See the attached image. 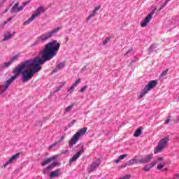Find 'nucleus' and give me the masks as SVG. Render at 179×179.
<instances>
[{"instance_id":"nucleus-29","label":"nucleus","mask_w":179,"mask_h":179,"mask_svg":"<svg viewBox=\"0 0 179 179\" xmlns=\"http://www.w3.org/2000/svg\"><path fill=\"white\" fill-rule=\"evenodd\" d=\"M17 58H19V56L15 55L13 58H11V59L10 61H11V62L13 64V62L17 60Z\"/></svg>"},{"instance_id":"nucleus-45","label":"nucleus","mask_w":179,"mask_h":179,"mask_svg":"<svg viewBox=\"0 0 179 179\" xmlns=\"http://www.w3.org/2000/svg\"><path fill=\"white\" fill-rule=\"evenodd\" d=\"M170 1H171V0H166L165 2H166V3H169V2H170Z\"/></svg>"},{"instance_id":"nucleus-9","label":"nucleus","mask_w":179,"mask_h":179,"mask_svg":"<svg viewBox=\"0 0 179 179\" xmlns=\"http://www.w3.org/2000/svg\"><path fill=\"white\" fill-rule=\"evenodd\" d=\"M19 156H20V153H16L15 155H13L10 159L6 162L4 167L9 166V164H12L13 162H15L17 159H19Z\"/></svg>"},{"instance_id":"nucleus-43","label":"nucleus","mask_w":179,"mask_h":179,"mask_svg":"<svg viewBox=\"0 0 179 179\" xmlns=\"http://www.w3.org/2000/svg\"><path fill=\"white\" fill-rule=\"evenodd\" d=\"M8 12V9H6L4 11L2 12V13H6Z\"/></svg>"},{"instance_id":"nucleus-19","label":"nucleus","mask_w":179,"mask_h":179,"mask_svg":"<svg viewBox=\"0 0 179 179\" xmlns=\"http://www.w3.org/2000/svg\"><path fill=\"white\" fill-rule=\"evenodd\" d=\"M125 157H128L127 154L120 155L118 159L115 161V163H120V160H124Z\"/></svg>"},{"instance_id":"nucleus-18","label":"nucleus","mask_w":179,"mask_h":179,"mask_svg":"<svg viewBox=\"0 0 179 179\" xmlns=\"http://www.w3.org/2000/svg\"><path fill=\"white\" fill-rule=\"evenodd\" d=\"M64 138H65L64 136H62L59 141H56L53 144L50 145L49 149H51V148H54V146H57V145H58L59 143H61V142H62V141H64Z\"/></svg>"},{"instance_id":"nucleus-49","label":"nucleus","mask_w":179,"mask_h":179,"mask_svg":"<svg viewBox=\"0 0 179 179\" xmlns=\"http://www.w3.org/2000/svg\"><path fill=\"white\" fill-rule=\"evenodd\" d=\"M164 170H167V169H164Z\"/></svg>"},{"instance_id":"nucleus-5","label":"nucleus","mask_w":179,"mask_h":179,"mask_svg":"<svg viewBox=\"0 0 179 179\" xmlns=\"http://www.w3.org/2000/svg\"><path fill=\"white\" fill-rule=\"evenodd\" d=\"M156 85H157V80H151L148 83V85L145 86V87L143 90L140 94L141 99L145 96V94H147L148 92H150L153 87H156Z\"/></svg>"},{"instance_id":"nucleus-1","label":"nucleus","mask_w":179,"mask_h":179,"mask_svg":"<svg viewBox=\"0 0 179 179\" xmlns=\"http://www.w3.org/2000/svg\"><path fill=\"white\" fill-rule=\"evenodd\" d=\"M59 47H61V43L57 40L52 41L45 45L43 50L40 51L39 54L41 57H36L33 60H27L21 62L20 65L13 69L12 72L14 75L6 82L1 93L6 92L9 86L12 85L14 80L17 79L20 73L22 76V82L23 83L29 82L36 73L41 71V66L43 64H45L47 61H51L54 57L57 56V53L59 51Z\"/></svg>"},{"instance_id":"nucleus-47","label":"nucleus","mask_w":179,"mask_h":179,"mask_svg":"<svg viewBox=\"0 0 179 179\" xmlns=\"http://www.w3.org/2000/svg\"><path fill=\"white\" fill-rule=\"evenodd\" d=\"M66 41H69V38H66Z\"/></svg>"},{"instance_id":"nucleus-39","label":"nucleus","mask_w":179,"mask_h":179,"mask_svg":"<svg viewBox=\"0 0 179 179\" xmlns=\"http://www.w3.org/2000/svg\"><path fill=\"white\" fill-rule=\"evenodd\" d=\"M170 121H171V120L168 119V120H166L164 122V123H165L166 124H170Z\"/></svg>"},{"instance_id":"nucleus-2","label":"nucleus","mask_w":179,"mask_h":179,"mask_svg":"<svg viewBox=\"0 0 179 179\" xmlns=\"http://www.w3.org/2000/svg\"><path fill=\"white\" fill-rule=\"evenodd\" d=\"M61 29H62V26L58 27L52 31L43 34L38 37V40L41 41H47V40H48V38H51L54 34H57V33H58Z\"/></svg>"},{"instance_id":"nucleus-28","label":"nucleus","mask_w":179,"mask_h":179,"mask_svg":"<svg viewBox=\"0 0 179 179\" xmlns=\"http://www.w3.org/2000/svg\"><path fill=\"white\" fill-rule=\"evenodd\" d=\"M80 83V78H78V79L76 80L75 81V83L73 84V86H74V87H75L78 86V84Z\"/></svg>"},{"instance_id":"nucleus-15","label":"nucleus","mask_w":179,"mask_h":179,"mask_svg":"<svg viewBox=\"0 0 179 179\" xmlns=\"http://www.w3.org/2000/svg\"><path fill=\"white\" fill-rule=\"evenodd\" d=\"M57 159V156H53L51 158L47 159L45 161L41 163V166H47V164H49V163H51V162H54V160Z\"/></svg>"},{"instance_id":"nucleus-23","label":"nucleus","mask_w":179,"mask_h":179,"mask_svg":"<svg viewBox=\"0 0 179 179\" xmlns=\"http://www.w3.org/2000/svg\"><path fill=\"white\" fill-rule=\"evenodd\" d=\"M9 38H12V34H11L4 35V38H3V41H6L9 40Z\"/></svg>"},{"instance_id":"nucleus-21","label":"nucleus","mask_w":179,"mask_h":179,"mask_svg":"<svg viewBox=\"0 0 179 179\" xmlns=\"http://www.w3.org/2000/svg\"><path fill=\"white\" fill-rule=\"evenodd\" d=\"M136 159H131L129 161H128L127 163H126V166H132V164H135V163H136Z\"/></svg>"},{"instance_id":"nucleus-30","label":"nucleus","mask_w":179,"mask_h":179,"mask_svg":"<svg viewBox=\"0 0 179 179\" xmlns=\"http://www.w3.org/2000/svg\"><path fill=\"white\" fill-rule=\"evenodd\" d=\"M29 3H30L29 1L23 2L22 5L21 6V8H22V9H23V8H24V6H26V5H29Z\"/></svg>"},{"instance_id":"nucleus-37","label":"nucleus","mask_w":179,"mask_h":179,"mask_svg":"<svg viewBox=\"0 0 179 179\" xmlns=\"http://www.w3.org/2000/svg\"><path fill=\"white\" fill-rule=\"evenodd\" d=\"M13 17H9L6 21L4 22V24H8V22H10Z\"/></svg>"},{"instance_id":"nucleus-41","label":"nucleus","mask_w":179,"mask_h":179,"mask_svg":"<svg viewBox=\"0 0 179 179\" xmlns=\"http://www.w3.org/2000/svg\"><path fill=\"white\" fill-rule=\"evenodd\" d=\"M157 160H158V162H162V160H163V157H158Z\"/></svg>"},{"instance_id":"nucleus-40","label":"nucleus","mask_w":179,"mask_h":179,"mask_svg":"<svg viewBox=\"0 0 179 179\" xmlns=\"http://www.w3.org/2000/svg\"><path fill=\"white\" fill-rule=\"evenodd\" d=\"M131 51H132V48H130V49L129 50V51H127V52L125 53L124 55H127V54H129V52H131Z\"/></svg>"},{"instance_id":"nucleus-24","label":"nucleus","mask_w":179,"mask_h":179,"mask_svg":"<svg viewBox=\"0 0 179 179\" xmlns=\"http://www.w3.org/2000/svg\"><path fill=\"white\" fill-rule=\"evenodd\" d=\"M168 72H169V69H165L162 72V73L159 76V78H163V76H166Z\"/></svg>"},{"instance_id":"nucleus-6","label":"nucleus","mask_w":179,"mask_h":179,"mask_svg":"<svg viewBox=\"0 0 179 179\" xmlns=\"http://www.w3.org/2000/svg\"><path fill=\"white\" fill-rule=\"evenodd\" d=\"M101 164V161H100V159H97L96 161L93 162L92 164H90L88 166L87 171L89 173H92L93 171H96L97 170V168L100 164Z\"/></svg>"},{"instance_id":"nucleus-25","label":"nucleus","mask_w":179,"mask_h":179,"mask_svg":"<svg viewBox=\"0 0 179 179\" xmlns=\"http://www.w3.org/2000/svg\"><path fill=\"white\" fill-rule=\"evenodd\" d=\"M12 64L13 63L11 62L10 60L8 62H5L3 68H8V66H10V65H12Z\"/></svg>"},{"instance_id":"nucleus-11","label":"nucleus","mask_w":179,"mask_h":179,"mask_svg":"<svg viewBox=\"0 0 179 179\" xmlns=\"http://www.w3.org/2000/svg\"><path fill=\"white\" fill-rule=\"evenodd\" d=\"M79 141V137L76 134L69 141V148H73V145H76V143Z\"/></svg>"},{"instance_id":"nucleus-48","label":"nucleus","mask_w":179,"mask_h":179,"mask_svg":"<svg viewBox=\"0 0 179 179\" xmlns=\"http://www.w3.org/2000/svg\"><path fill=\"white\" fill-rule=\"evenodd\" d=\"M63 85H65V83H63Z\"/></svg>"},{"instance_id":"nucleus-14","label":"nucleus","mask_w":179,"mask_h":179,"mask_svg":"<svg viewBox=\"0 0 179 179\" xmlns=\"http://www.w3.org/2000/svg\"><path fill=\"white\" fill-rule=\"evenodd\" d=\"M101 6H98L95 7L92 13L87 18V22H88V20H90L91 17L96 16V13H97V11H99L101 9Z\"/></svg>"},{"instance_id":"nucleus-22","label":"nucleus","mask_w":179,"mask_h":179,"mask_svg":"<svg viewBox=\"0 0 179 179\" xmlns=\"http://www.w3.org/2000/svg\"><path fill=\"white\" fill-rule=\"evenodd\" d=\"M57 164H58V162H55L52 164H51L50 165H49L46 169H47V170H51V169H54V167H55V166H57Z\"/></svg>"},{"instance_id":"nucleus-20","label":"nucleus","mask_w":179,"mask_h":179,"mask_svg":"<svg viewBox=\"0 0 179 179\" xmlns=\"http://www.w3.org/2000/svg\"><path fill=\"white\" fill-rule=\"evenodd\" d=\"M64 68H65V64L64 63H59L56 69L54 70V72H57V71H59Z\"/></svg>"},{"instance_id":"nucleus-7","label":"nucleus","mask_w":179,"mask_h":179,"mask_svg":"<svg viewBox=\"0 0 179 179\" xmlns=\"http://www.w3.org/2000/svg\"><path fill=\"white\" fill-rule=\"evenodd\" d=\"M153 15H155V10H152L149 13L145 18L144 19L143 22L141 23V27H146L148 23H150V20H152V17H153Z\"/></svg>"},{"instance_id":"nucleus-12","label":"nucleus","mask_w":179,"mask_h":179,"mask_svg":"<svg viewBox=\"0 0 179 179\" xmlns=\"http://www.w3.org/2000/svg\"><path fill=\"white\" fill-rule=\"evenodd\" d=\"M61 174H62V173L61 172V169H58L54 171L50 172V178L52 179V178H55V177H59Z\"/></svg>"},{"instance_id":"nucleus-10","label":"nucleus","mask_w":179,"mask_h":179,"mask_svg":"<svg viewBox=\"0 0 179 179\" xmlns=\"http://www.w3.org/2000/svg\"><path fill=\"white\" fill-rule=\"evenodd\" d=\"M83 152H84L83 148H82L77 153H76L70 159V163H73V162H76L78 159L80 157V155H82V153H83Z\"/></svg>"},{"instance_id":"nucleus-46","label":"nucleus","mask_w":179,"mask_h":179,"mask_svg":"<svg viewBox=\"0 0 179 179\" xmlns=\"http://www.w3.org/2000/svg\"><path fill=\"white\" fill-rule=\"evenodd\" d=\"M176 177L177 178H179V173H178V174H176Z\"/></svg>"},{"instance_id":"nucleus-36","label":"nucleus","mask_w":179,"mask_h":179,"mask_svg":"<svg viewBox=\"0 0 179 179\" xmlns=\"http://www.w3.org/2000/svg\"><path fill=\"white\" fill-rule=\"evenodd\" d=\"M166 5H167V2H164L161 5V7L159 8V10H161V9H163V8H164V6H166Z\"/></svg>"},{"instance_id":"nucleus-42","label":"nucleus","mask_w":179,"mask_h":179,"mask_svg":"<svg viewBox=\"0 0 179 179\" xmlns=\"http://www.w3.org/2000/svg\"><path fill=\"white\" fill-rule=\"evenodd\" d=\"M75 122H76V120H73L71 121V124H75Z\"/></svg>"},{"instance_id":"nucleus-32","label":"nucleus","mask_w":179,"mask_h":179,"mask_svg":"<svg viewBox=\"0 0 179 179\" xmlns=\"http://www.w3.org/2000/svg\"><path fill=\"white\" fill-rule=\"evenodd\" d=\"M163 167H164V165L162 164H159L157 166V170H162V169H163Z\"/></svg>"},{"instance_id":"nucleus-26","label":"nucleus","mask_w":179,"mask_h":179,"mask_svg":"<svg viewBox=\"0 0 179 179\" xmlns=\"http://www.w3.org/2000/svg\"><path fill=\"white\" fill-rule=\"evenodd\" d=\"M72 108H73V104L69 106L66 108V113H69V111H71L72 110Z\"/></svg>"},{"instance_id":"nucleus-4","label":"nucleus","mask_w":179,"mask_h":179,"mask_svg":"<svg viewBox=\"0 0 179 179\" xmlns=\"http://www.w3.org/2000/svg\"><path fill=\"white\" fill-rule=\"evenodd\" d=\"M169 141L170 139L169 138V137H165L161 139L158 143L157 146L155 148V150L154 151L155 153H160V152H162V150H163L164 148L167 146Z\"/></svg>"},{"instance_id":"nucleus-8","label":"nucleus","mask_w":179,"mask_h":179,"mask_svg":"<svg viewBox=\"0 0 179 179\" xmlns=\"http://www.w3.org/2000/svg\"><path fill=\"white\" fill-rule=\"evenodd\" d=\"M152 159H153V155H146L144 159L136 160V163H140V164H145L146 163H149Z\"/></svg>"},{"instance_id":"nucleus-3","label":"nucleus","mask_w":179,"mask_h":179,"mask_svg":"<svg viewBox=\"0 0 179 179\" xmlns=\"http://www.w3.org/2000/svg\"><path fill=\"white\" fill-rule=\"evenodd\" d=\"M45 12V8L43 6L38 7L34 13L32 14L31 17H29L27 21L24 22V24H29L30 22H33L37 17V16H40L41 13H44Z\"/></svg>"},{"instance_id":"nucleus-13","label":"nucleus","mask_w":179,"mask_h":179,"mask_svg":"<svg viewBox=\"0 0 179 179\" xmlns=\"http://www.w3.org/2000/svg\"><path fill=\"white\" fill-rule=\"evenodd\" d=\"M19 6V2H17L11 8L10 12L11 13H17V12H20L22 10H23V7H18Z\"/></svg>"},{"instance_id":"nucleus-38","label":"nucleus","mask_w":179,"mask_h":179,"mask_svg":"<svg viewBox=\"0 0 179 179\" xmlns=\"http://www.w3.org/2000/svg\"><path fill=\"white\" fill-rule=\"evenodd\" d=\"M157 48V44L153 43L151 46L150 48Z\"/></svg>"},{"instance_id":"nucleus-17","label":"nucleus","mask_w":179,"mask_h":179,"mask_svg":"<svg viewBox=\"0 0 179 179\" xmlns=\"http://www.w3.org/2000/svg\"><path fill=\"white\" fill-rule=\"evenodd\" d=\"M141 134H142V127H138L136 130V131L133 134V136H134V138H138V136H140Z\"/></svg>"},{"instance_id":"nucleus-31","label":"nucleus","mask_w":179,"mask_h":179,"mask_svg":"<svg viewBox=\"0 0 179 179\" xmlns=\"http://www.w3.org/2000/svg\"><path fill=\"white\" fill-rule=\"evenodd\" d=\"M156 164H157V161H155V162H152V163L150 164V167L151 169H152L153 167H155V166H156Z\"/></svg>"},{"instance_id":"nucleus-33","label":"nucleus","mask_w":179,"mask_h":179,"mask_svg":"<svg viewBox=\"0 0 179 179\" xmlns=\"http://www.w3.org/2000/svg\"><path fill=\"white\" fill-rule=\"evenodd\" d=\"M150 169H152V168H150V166L149 165V166H145L143 169V170H144V171H149V170H150Z\"/></svg>"},{"instance_id":"nucleus-27","label":"nucleus","mask_w":179,"mask_h":179,"mask_svg":"<svg viewBox=\"0 0 179 179\" xmlns=\"http://www.w3.org/2000/svg\"><path fill=\"white\" fill-rule=\"evenodd\" d=\"M110 40H111V38L110 37H108L106 38L104 41H103V45H106V44H107V43H108V41H110Z\"/></svg>"},{"instance_id":"nucleus-44","label":"nucleus","mask_w":179,"mask_h":179,"mask_svg":"<svg viewBox=\"0 0 179 179\" xmlns=\"http://www.w3.org/2000/svg\"><path fill=\"white\" fill-rule=\"evenodd\" d=\"M125 167H127V164L125 166H121L122 169H125Z\"/></svg>"},{"instance_id":"nucleus-35","label":"nucleus","mask_w":179,"mask_h":179,"mask_svg":"<svg viewBox=\"0 0 179 179\" xmlns=\"http://www.w3.org/2000/svg\"><path fill=\"white\" fill-rule=\"evenodd\" d=\"M74 90H75V87H74L73 85H72V86L69 89V92H70V93H72Z\"/></svg>"},{"instance_id":"nucleus-16","label":"nucleus","mask_w":179,"mask_h":179,"mask_svg":"<svg viewBox=\"0 0 179 179\" xmlns=\"http://www.w3.org/2000/svg\"><path fill=\"white\" fill-rule=\"evenodd\" d=\"M86 131H87V127H83L80 129L76 135L79 138L80 136H82V135H85L86 134Z\"/></svg>"},{"instance_id":"nucleus-34","label":"nucleus","mask_w":179,"mask_h":179,"mask_svg":"<svg viewBox=\"0 0 179 179\" xmlns=\"http://www.w3.org/2000/svg\"><path fill=\"white\" fill-rule=\"evenodd\" d=\"M86 89H87V85H85L83 88H81L80 92L81 93H83V92H85V90H86Z\"/></svg>"}]
</instances>
